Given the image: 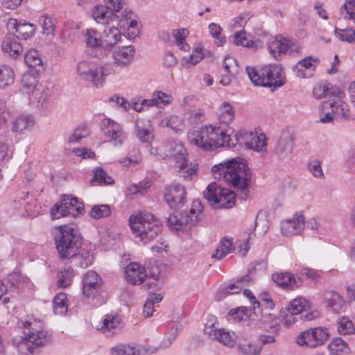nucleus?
Segmentation results:
<instances>
[{
	"mask_svg": "<svg viewBox=\"0 0 355 355\" xmlns=\"http://www.w3.org/2000/svg\"><path fill=\"white\" fill-rule=\"evenodd\" d=\"M219 120L223 123H228L234 118V111L231 105L227 103H223L218 110Z\"/></svg>",
	"mask_w": 355,
	"mask_h": 355,
	"instance_id": "obj_47",
	"label": "nucleus"
},
{
	"mask_svg": "<svg viewBox=\"0 0 355 355\" xmlns=\"http://www.w3.org/2000/svg\"><path fill=\"white\" fill-rule=\"evenodd\" d=\"M127 281L133 285H140L147 277L145 268L136 262L130 263L125 270Z\"/></svg>",
	"mask_w": 355,
	"mask_h": 355,
	"instance_id": "obj_26",
	"label": "nucleus"
},
{
	"mask_svg": "<svg viewBox=\"0 0 355 355\" xmlns=\"http://www.w3.org/2000/svg\"><path fill=\"white\" fill-rule=\"evenodd\" d=\"M147 125H141V121L137 120L135 123V130L137 138L143 143H148L150 141V121L147 120Z\"/></svg>",
	"mask_w": 355,
	"mask_h": 355,
	"instance_id": "obj_46",
	"label": "nucleus"
},
{
	"mask_svg": "<svg viewBox=\"0 0 355 355\" xmlns=\"http://www.w3.org/2000/svg\"><path fill=\"white\" fill-rule=\"evenodd\" d=\"M338 331L342 334H350L355 332V328L349 318L343 316L338 322Z\"/></svg>",
	"mask_w": 355,
	"mask_h": 355,
	"instance_id": "obj_54",
	"label": "nucleus"
},
{
	"mask_svg": "<svg viewBox=\"0 0 355 355\" xmlns=\"http://www.w3.org/2000/svg\"><path fill=\"white\" fill-rule=\"evenodd\" d=\"M110 214V207L107 205H94L90 211L91 217L95 219L107 217Z\"/></svg>",
	"mask_w": 355,
	"mask_h": 355,
	"instance_id": "obj_57",
	"label": "nucleus"
},
{
	"mask_svg": "<svg viewBox=\"0 0 355 355\" xmlns=\"http://www.w3.org/2000/svg\"><path fill=\"white\" fill-rule=\"evenodd\" d=\"M25 337L17 336L12 344L21 354L33 353L34 347H42L51 341V337L43 329L40 320L31 318L24 324Z\"/></svg>",
	"mask_w": 355,
	"mask_h": 355,
	"instance_id": "obj_2",
	"label": "nucleus"
},
{
	"mask_svg": "<svg viewBox=\"0 0 355 355\" xmlns=\"http://www.w3.org/2000/svg\"><path fill=\"white\" fill-rule=\"evenodd\" d=\"M20 282V277L17 273H13L8 277V283L10 286L8 287L6 286L2 280L0 279V299L6 293L9 288L12 287H18Z\"/></svg>",
	"mask_w": 355,
	"mask_h": 355,
	"instance_id": "obj_59",
	"label": "nucleus"
},
{
	"mask_svg": "<svg viewBox=\"0 0 355 355\" xmlns=\"http://www.w3.org/2000/svg\"><path fill=\"white\" fill-rule=\"evenodd\" d=\"M121 38V33L118 28L112 26L107 30H104L102 35V44H116Z\"/></svg>",
	"mask_w": 355,
	"mask_h": 355,
	"instance_id": "obj_43",
	"label": "nucleus"
},
{
	"mask_svg": "<svg viewBox=\"0 0 355 355\" xmlns=\"http://www.w3.org/2000/svg\"><path fill=\"white\" fill-rule=\"evenodd\" d=\"M83 210L82 204L78 203L76 198L71 196H64L59 205L56 204L51 210L53 219L60 218L61 216H70L76 217Z\"/></svg>",
	"mask_w": 355,
	"mask_h": 355,
	"instance_id": "obj_12",
	"label": "nucleus"
},
{
	"mask_svg": "<svg viewBox=\"0 0 355 355\" xmlns=\"http://www.w3.org/2000/svg\"><path fill=\"white\" fill-rule=\"evenodd\" d=\"M35 101H33L37 110L43 115L51 113L53 109V102L51 98V91L47 88L38 86L35 94Z\"/></svg>",
	"mask_w": 355,
	"mask_h": 355,
	"instance_id": "obj_16",
	"label": "nucleus"
},
{
	"mask_svg": "<svg viewBox=\"0 0 355 355\" xmlns=\"http://www.w3.org/2000/svg\"><path fill=\"white\" fill-rule=\"evenodd\" d=\"M113 60L121 67L128 66L133 60L135 49L133 46H112Z\"/></svg>",
	"mask_w": 355,
	"mask_h": 355,
	"instance_id": "obj_22",
	"label": "nucleus"
},
{
	"mask_svg": "<svg viewBox=\"0 0 355 355\" xmlns=\"http://www.w3.org/2000/svg\"><path fill=\"white\" fill-rule=\"evenodd\" d=\"M252 310L246 306H241L232 309L229 311V315L234 320H247L251 316Z\"/></svg>",
	"mask_w": 355,
	"mask_h": 355,
	"instance_id": "obj_52",
	"label": "nucleus"
},
{
	"mask_svg": "<svg viewBox=\"0 0 355 355\" xmlns=\"http://www.w3.org/2000/svg\"><path fill=\"white\" fill-rule=\"evenodd\" d=\"M153 98L155 101V107H162L169 105L173 101V96L162 91H155L153 94Z\"/></svg>",
	"mask_w": 355,
	"mask_h": 355,
	"instance_id": "obj_51",
	"label": "nucleus"
},
{
	"mask_svg": "<svg viewBox=\"0 0 355 355\" xmlns=\"http://www.w3.org/2000/svg\"><path fill=\"white\" fill-rule=\"evenodd\" d=\"M243 294L249 299L250 303L252 306L253 314L259 318V315L263 313V305L257 300L256 297L250 290L245 289Z\"/></svg>",
	"mask_w": 355,
	"mask_h": 355,
	"instance_id": "obj_61",
	"label": "nucleus"
},
{
	"mask_svg": "<svg viewBox=\"0 0 355 355\" xmlns=\"http://www.w3.org/2000/svg\"><path fill=\"white\" fill-rule=\"evenodd\" d=\"M67 295L64 293H58L53 299V311L55 314L64 315L67 311L66 303Z\"/></svg>",
	"mask_w": 355,
	"mask_h": 355,
	"instance_id": "obj_45",
	"label": "nucleus"
},
{
	"mask_svg": "<svg viewBox=\"0 0 355 355\" xmlns=\"http://www.w3.org/2000/svg\"><path fill=\"white\" fill-rule=\"evenodd\" d=\"M112 355H149L155 352L148 346L118 345L112 349Z\"/></svg>",
	"mask_w": 355,
	"mask_h": 355,
	"instance_id": "obj_28",
	"label": "nucleus"
},
{
	"mask_svg": "<svg viewBox=\"0 0 355 355\" xmlns=\"http://www.w3.org/2000/svg\"><path fill=\"white\" fill-rule=\"evenodd\" d=\"M203 206L199 200L192 202L190 211H175L167 218L168 226L175 230H183L187 227L195 225L199 220L198 215L202 212Z\"/></svg>",
	"mask_w": 355,
	"mask_h": 355,
	"instance_id": "obj_8",
	"label": "nucleus"
},
{
	"mask_svg": "<svg viewBox=\"0 0 355 355\" xmlns=\"http://www.w3.org/2000/svg\"><path fill=\"white\" fill-rule=\"evenodd\" d=\"M331 353L349 354L351 352L347 343L340 338H336L331 340L329 345Z\"/></svg>",
	"mask_w": 355,
	"mask_h": 355,
	"instance_id": "obj_44",
	"label": "nucleus"
},
{
	"mask_svg": "<svg viewBox=\"0 0 355 355\" xmlns=\"http://www.w3.org/2000/svg\"><path fill=\"white\" fill-rule=\"evenodd\" d=\"M83 35L87 44H102V34L96 29H87Z\"/></svg>",
	"mask_w": 355,
	"mask_h": 355,
	"instance_id": "obj_55",
	"label": "nucleus"
},
{
	"mask_svg": "<svg viewBox=\"0 0 355 355\" xmlns=\"http://www.w3.org/2000/svg\"><path fill=\"white\" fill-rule=\"evenodd\" d=\"M119 24L121 27L128 26L125 37L130 41H134L139 35L140 28L137 20V17L130 10L125 9L121 12V17Z\"/></svg>",
	"mask_w": 355,
	"mask_h": 355,
	"instance_id": "obj_18",
	"label": "nucleus"
},
{
	"mask_svg": "<svg viewBox=\"0 0 355 355\" xmlns=\"http://www.w3.org/2000/svg\"><path fill=\"white\" fill-rule=\"evenodd\" d=\"M336 35L341 42L353 43L355 42V31L352 28L347 29H336Z\"/></svg>",
	"mask_w": 355,
	"mask_h": 355,
	"instance_id": "obj_63",
	"label": "nucleus"
},
{
	"mask_svg": "<svg viewBox=\"0 0 355 355\" xmlns=\"http://www.w3.org/2000/svg\"><path fill=\"white\" fill-rule=\"evenodd\" d=\"M270 55L276 60H282L285 55L295 56L300 53L298 46H268Z\"/></svg>",
	"mask_w": 355,
	"mask_h": 355,
	"instance_id": "obj_30",
	"label": "nucleus"
},
{
	"mask_svg": "<svg viewBox=\"0 0 355 355\" xmlns=\"http://www.w3.org/2000/svg\"><path fill=\"white\" fill-rule=\"evenodd\" d=\"M186 194V189L183 186L173 183L166 187L164 199L172 209H175L185 203Z\"/></svg>",
	"mask_w": 355,
	"mask_h": 355,
	"instance_id": "obj_13",
	"label": "nucleus"
},
{
	"mask_svg": "<svg viewBox=\"0 0 355 355\" xmlns=\"http://www.w3.org/2000/svg\"><path fill=\"white\" fill-rule=\"evenodd\" d=\"M94 182L104 184H112L114 183V180L101 167H96L94 170V176L90 182L92 184Z\"/></svg>",
	"mask_w": 355,
	"mask_h": 355,
	"instance_id": "obj_49",
	"label": "nucleus"
},
{
	"mask_svg": "<svg viewBox=\"0 0 355 355\" xmlns=\"http://www.w3.org/2000/svg\"><path fill=\"white\" fill-rule=\"evenodd\" d=\"M252 281V277L250 274L240 277L236 283L228 285L225 290V295H232L239 293L243 286L250 284Z\"/></svg>",
	"mask_w": 355,
	"mask_h": 355,
	"instance_id": "obj_38",
	"label": "nucleus"
},
{
	"mask_svg": "<svg viewBox=\"0 0 355 355\" xmlns=\"http://www.w3.org/2000/svg\"><path fill=\"white\" fill-rule=\"evenodd\" d=\"M233 249L232 240L224 238L221 240L220 245L216 249L215 253L212 255V257L218 260L222 259L227 254L231 252Z\"/></svg>",
	"mask_w": 355,
	"mask_h": 355,
	"instance_id": "obj_42",
	"label": "nucleus"
},
{
	"mask_svg": "<svg viewBox=\"0 0 355 355\" xmlns=\"http://www.w3.org/2000/svg\"><path fill=\"white\" fill-rule=\"evenodd\" d=\"M53 234L55 247L61 259H69L78 254L82 243L78 230L62 225L55 227Z\"/></svg>",
	"mask_w": 355,
	"mask_h": 355,
	"instance_id": "obj_4",
	"label": "nucleus"
},
{
	"mask_svg": "<svg viewBox=\"0 0 355 355\" xmlns=\"http://www.w3.org/2000/svg\"><path fill=\"white\" fill-rule=\"evenodd\" d=\"M223 68L228 74L232 76L236 75L239 71V66L236 60L230 55H226L225 57Z\"/></svg>",
	"mask_w": 355,
	"mask_h": 355,
	"instance_id": "obj_56",
	"label": "nucleus"
},
{
	"mask_svg": "<svg viewBox=\"0 0 355 355\" xmlns=\"http://www.w3.org/2000/svg\"><path fill=\"white\" fill-rule=\"evenodd\" d=\"M272 279L277 285L288 290L296 289L302 284L300 277L288 272L272 274Z\"/></svg>",
	"mask_w": 355,
	"mask_h": 355,
	"instance_id": "obj_21",
	"label": "nucleus"
},
{
	"mask_svg": "<svg viewBox=\"0 0 355 355\" xmlns=\"http://www.w3.org/2000/svg\"><path fill=\"white\" fill-rule=\"evenodd\" d=\"M216 179H223L234 189L222 187L214 182L210 183L203 193L204 198L216 208H231L235 205V198L247 199L250 195L248 185L251 173L246 161L236 157L214 165L211 168Z\"/></svg>",
	"mask_w": 355,
	"mask_h": 355,
	"instance_id": "obj_1",
	"label": "nucleus"
},
{
	"mask_svg": "<svg viewBox=\"0 0 355 355\" xmlns=\"http://www.w3.org/2000/svg\"><path fill=\"white\" fill-rule=\"evenodd\" d=\"M262 302L264 303L265 310L263 309V313L259 315L258 319L261 320L263 324V329L268 331L269 329L272 331L277 333L279 329V324L278 319L272 314L268 313V310L271 309L273 306L272 300L268 297L267 293L261 295Z\"/></svg>",
	"mask_w": 355,
	"mask_h": 355,
	"instance_id": "obj_14",
	"label": "nucleus"
},
{
	"mask_svg": "<svg viewBox=\"0 0 355 355\" xmlns=\"http://www.w3.org/2000/svg\"><path fill=\"white\" fill-rule=\"evenodd\" d=\"M89 135V130L85 126H79L73 130V132L68 138L69 143H79L82 139L86 138Z\"/></svg>",
	"mask_w": 355,
	"mask_h": 355,
	"instance_id": "obj_58",
	"label": "nucleus"
},
{
	"mask_svg": "<svg viewBox=\"0 0 355 355\" xmlns=\"http://www.w3.org/2000/svg\"><path fill=\"white\" fill-rule=\"evenodd\" d=\"M94 20L101 24L119 22L121 12L119 15L114 10L108 8L107 5L97 4L91 10Z\"/></svg>",
	"mask_w": 355,
	"mask_h": 355,
	"instance_id": "obj_15",
	"label": "nucleus"
},
{
	"mask_svg": "<svg viewBox=\"0 0 355 355\" xmlns=\"http://www.w3.org/2000/svg\"><path fill=\"white\" fill-rule=\"evenodd\" d=\"M8 26L15 29L17 33V38L23 40L31 39L35 35L37 31L36 25L24 20L18 21L17 19L12 18L9 19Z\"/></svg>",
	"mask_w": 355,
	"mask_h": 355,
	"instance_id": "obj_19",
	"label": "nucleus"
},
{
	"mask_svg": "<svg viewBox=\"0 0 355 355\" xmlns=\"http://www.w3.org/2000/svg\"><path fill=\"white\" fill-rule=\"evenodd\" d=\"M322 110L324 115L320 118V121L322 123L331 122L334 118L348 119L349 116L348 105L341 98H333L323 102Z\"/></svg>",
	"mask_w": 355,
	"mask_h": 355,
	"instance_id": "obj_11",
	"label": "nucleus"
},
{
	"mask_svg": "<svg viewBox=\"0 0 355 355\" xmlns=\"http://www.w3.org/2000/svg\"><path fill=\"white\" fill-rule=\"evenodd\" d=\"M247 139L248 137L250 138V141L246 143V146L248 148L257 151L258 153H262L266 151V138L264 135H253L245 134Z\"/></svg>",
	"mask_w": 355,
	"mask_h": 355,
	"instance_id": "obj_32",
	"label": "nucleus"
},
{
	"mask_svg": "<svg viewBox=\"0 0 355 355\" xmlns=\"http://www.w3.org/2000/svg\"><path fill=\"white\" fill-rule=\"evenodd\" d=\"M313 94L318 99L322 98H328V100L333 98L343 99L345 97L343 91L328 83L319 84L315 86L313 89Z\"/></svg>",
	"mask_w": 355,
	"mask_h": 355,
	"instance_id": "obj_24",
	"label": "nucleus"
},
{
	"mask_svg": "<svg viewBox=\"0 0 355 355\" xmlns=\"http://www.w3.org/2000/svg\"><path fill=\"white\" fill-rule=\"evenodd\" d=\"M34 124L35 119L33 115H21L13 122L12 130L21 132L26 130H31Z\"/></svg>",
	"mask_w": 355,
	"mask_h": 355,
	"instance_id": "obj_34",
	"label": "nucleus"
},
{
	"mask_svg": "<svg viewBox=\"0 0 355 355\" xmlns=\"http://www.w3.org/2000/svg\"><path fill=\"white\" fill-rule=\"evenodd\" d=\"M37 79L35 76L30 73H24L21 80L22 87L26 89L28 93L33 92L35 94L37 91Z\"/></svg>",
	"mask_w": 355,
	"mask_h": 355,
	"instance_id": "obj_48",
	"label": "nucleus"
},
{
	"mask_svg": "<svg viewBox=\"0 0 355 355\" xmlns=\"http://www.w3.org/2000/svg\"><path fill=\"white\" fill-rule=\"evenodd\" d=\"M129 224L135 237L144 244L153 240L162 231V225L159 220L146 211L130 216Z\"/></svg>",
	"mask_w": 355,
	"mask_h": 355,
	"instance_id": "obj_3",
	"label": "nucleus"
},
{
	"mask_svg": "<svg viewBox=\"0 0 355 355\" xmlns=\"http://www.w3.org/2000/svg\"><path fill=\"white\" fill-rule=\"evenodd\" d=\"M165 125L171 128L176 132L183 131V124L182 119L175 115L170 116L165 120Z\"/></svg>",
	"mask_w": 355,
	"mask_h": 355,
	"instance_id": "obj_64",
	"label": "nucleus"
},
{
	"mask_svg": "<svg viewBox=\"0 0 355 355\" xmlns=\"http://www.w3.org/2000/svg\"><path fill=\"white\" fill-rule=\"evenodd\" d=\"M206 53L201 46H197L193 50L192 54L187 57H184V60L188 64L194 65L199 62L203 58L206 56Z\"/></svg>",
	"mask_w": 355,
	"mask_h": 355,
	"instance_id": "obj_60",
	"label": "nucleus"
},
{
	"mask_svg": "<svg viewBox=\"0 0 355 355\" xmlns=\"http://www.w3.org/2000/svg\"><path fill=\"white\" fill-rule=\"evenodd\" d=\"M76 70L80 78L91 81L94 85L98 87V68L94 64L87 61H81L78 62Z\"/></svg>",
	"mask_w": 355,
	"mask_h": 355,
	"instance_id": "obj_27",
	"label": "nucleus"
},
{
	"mask_svg": "<svg viewBox=\"0 0 355 355\" xmlns=\"http://www.w3.org/2000/svg\"><path fill=\"white\" fill-rule=\"evenodd\" d=\"M102 280L99 275L93 270L87 271L83 278V293L87 298L92 299L95 306H101L105 302L101 294Z\"/></svg>",
	"mask_w": 355,
	"mask_h": 355,
	"instance_id": "obj_9",
	"label": "nucleus"
},
{
	"mask_svg": "<svg viewBox=\"0 0 355 355\" xmlns=\"http://www.w3.org/2000/svg\"><path fill=\"white\" fill-rule=\"evenodd\" d=\"M294 138L288 131L282 133L275 148V155L281 159H288L293 152Z\"/></svg>",
	"mask_w": 355,
	"mask_h": 355,
	"instance_id": "obj_20",
	"label": "nucleus"
},
{
	"mask_svg": "<svg viewBox=\"0 0 355 355\" xmlns=\"http://www.w3.org/2000/svg\"><path fill=\"white\" fill-rule=\"evenodd\" d=\"M38 23L42 28L43 35L49 39L54 37L55 35V20L53 17L46 14L42 15L38 18Z\"/></svg>",
	"mask_w": 355,
	"mask_h": 355,
	"instance_id": "obj_31",
	"label": "nucleus"
},
{
	"mask_svg": "<svg viewBox=\"0 0 355 355\" xmlns=\"http://www.w3.org/2000/svg\"><path fill=\"white\" fill-rule=\"evenodd\" d=\"M15 73L12 68L6 64L0 66V89L6 88L14 83Z\"/></svg>",
	"mask_w": 355,
	"mask_h": 355,
	"instance_id": "obj_37",
	"label": "nucleus"
},
{
	"mask_svg": "<svg viewBox=\"0 0 355 355\" xmlns=\"http://www.w3.org/2000/svg\"><path fill=\"white\" fill-rule=\"evenodd\" d=\"M246 72L255 85L275 89L283 86L286 83L283 68L279 64L264 66L259 70L247 67Z\"/></svg>",
	"mask_w": 355,
	"mask_h": 355,
	"instance_id": "obj_5",
	"label": "nucleus"
},
{
	"mask_svg": "<svg viewBox=\"0 0 355 355\" xmlns=\"http://www.w3.org/2000/svg\"><path fill=\"white\" fill-rule=\"evenodd\" d=\"M223 140L224 144L222 146H227L229 148L235 146L239 143V135L238 134H234L233 130H223Z\"/></svg>",
	"mask_w": 355,
	"mask_h": 355,
	"instance_id": "obj_62",
	"label": "nucleus"
},
{
	"mask_svg": "<svg viewBox=\"0 0 355 355\" xmlns=\"http://www.w3.org/2000/svg\"><path fill=\"white\" fill-rule=\"evenodd\" d=\"M214 340H217L228 347H232L236 343V336L234 332H230L226 329L221 328L218 331Z\"/></svg>",
	"mask_w": 355,
	"mask_h": 355,
	"instance_id": "obj_39",
	"label": "nucleus"
},
{
	"mask_svg": "<svg viewBox=\"0 0 355 355\" xmlns=\"http://www.w3.org/2000/svg\"><path fill=\"white\" fill-rule=\"evenodd\" d=\"M74 275L73 270L70 266H65L58 275V285L66 288L71 285Z\"/></svg>",
	"mask_w": 355,
	"mask_h": 355,
	"instance_id": "obj_40",
	"label": "nucleus"
},
{
	"mask_svg": "<svg viewBox=\"0 0 355 355\" xmlns=\"http://www.w3.org/2000/svg\"><path fill=\"white\" fill-rule=\"evenodd\" d=\"M112 46H86L85 53L94 58H102L107 56Z\"/></svg>",
	"mask_w": 355,
	"mask_h": 355,
	"instance_id": "obj_50",
	"label": "nucleus"
},
{
	"mask_svg": "<svg viewBox=\"0 0 355 355\" xmlns=\"http://www.w3.org/2000/svg\"><path fill=\"white\" fill-rule=\"evenodd\" d=\"M164 153L166 157H170L175 162V168L180 177L186 180H191L196 174L198 164H188L187 150L182 143L173 141L167 143L164 146Z\"/></svg>",
	"mask_w": 355,
	"mask_h": 355,
	"instance_id": "obj_6",
	"label": "nucleus"
},
{
	"mask_svg": "<svg viewBox=\"0 0 355 355\" xmlns=\"http://www.w3.org/2000/svg\"><path fill=\"white\" fill-rule=\"evenodd\" d=\"M309 303L305 298L297 297L291 302L286 308V311L290 315H298L309 309Z\"/></svg>",
	"mask_w": 355,
	"mask_h": 355,
	"instance_id": "obj_36",
	"label": "nucleus"
},
{
	"mask_svg": "<svg viewBox=\"0 0 355 355\" xmlns=\"http://www.w3.org/2000/svg\"><path fill=\"white\" fill-rule=\"evenodd\" d=\"M304 225V216L302 214H295L291 219L282 223V232L287 236L298 234L303 230Z\"/></svg>",
	"mask_w": 355,
	"mask_h": 355,
	"instance_id": "obj_25",
	"label": "nucleus"
},
{
	"mask_svg": "<svg viewBox=\"0 0 355 355\" xmlns=\"http://www.w3.org/2000/svg\"><path fill=\"white\" fill-rule=\"evenodd\" d=\"M320 62L318 57L306 56L293 67L294 74L300 78H310L313 76L317 64Z\"/></svg>",
	"mask_w": 355,
	"mask_h": 355,
	"instance_id": "obj_17",
	"label": "nucleus"
},
{
	"mask_svg": "<svg viewBox=\"0 0 355 355\" xmlns=\"http://www.w3.org/2000/svg\"><path fill=\"white\" fill-rule=\"evenodd\" d=\"M340 12L345 19L355 22V0H348L340 8Z\"/></svg>",
	"mask_w": 355,
	"mask_h": 355,
	"instance_id": "obj_53",
	"label": "nucleus"
},
{
	"mask_svg": "<svg viewBox=\"0 0 355 355\" xmlns=\"http://www.w3.org/2000/svg\"><path fill=\"white\" fill-rule=\"evenodd\" d=\"M24 61L29 68L35 69L37 72L44 69L42 58L35 49H31L25 53Z\"/></svg>",
	"mask_w": 355,
	"mask_h": 355,
	"instance_id": "obj_33",
	"label": "nucleus"
},
{
	"mask_svg": "<svg viewBox=\"0 0 355 355\" xmlns=\"http://www.w3.org/2000/svg\"><path fill=\"white\" fill-rule=\"evenodd\" d=\"M120 324V318L116 315L107 314L105 315L102 326L99 328L103 333L110 332L117 328Z\"/></svg>",
	"mask_w": 355,
	"mask_h": 355,
	"instance_id": "obj_41",
	"label": "nucleus"
},
{
	"mask_svg": "<svg viewBox=\"0 0 355 355\" xmlns=\"http://www.w3.org/2000/svg\"><path fill=\"white\" fill-rule=\"evenodd\" d=\"M223 130L211 125H205L197 130H190L187 134L189 141L205 150L222 147Z\"/></svg>",
	"mask_w": 355,
	"mask_h": 355,
	"instance_id": "obj_7",
	"label": "nucleus"
},
{
	"mask_svg": "<svg viewBox=\"0 0 355 355\" xmlns=\"http://www.w3.org/2000/svg\"><path fill=\"white\" fill-rule=\"evenodd\" d=\"M121 69L114 60L112 62L105 63L99 69H98V86L102 85L104 77L118 73Z\"/></svg>",
	"mask_w": 355,
	"mask_h": 355,
	"instance_id": "obj_35",
	"label": "nucleus"
},
{
	"mask_svg": "<svg viewBox=\"0 0 355 355\" xmlns=\"http://www.w3.org/2000/svg\"><path fill=\"white\" fill-rule=\"evenodd\" d=\"M331 336L329 329L324 327L311 328L301 332L296 338L300 346L316 348L324 345Z\"/></svg>",
	"mask_w": 355,
	"mask_h": 355,
	"instance_id": "obj_10",
	"label": "nucleus"
},
{
	"mask_svg": "<svg viewBox=\"0 0 355 355\" xmlns=\"http://www.w3.org/2000/svg\"><path fill=\"white\" fill-rule=\"evenodd\" d=\"M105 131V135L114 141L115 146H120L125 139V134L121 126L110 119H104L101 124Z\"/></svg>",
	"mask_w": 355,
	"mask_h": 355,
	"instance_id": "obj_23",
	"label": "nucleus"
},
{
	"mask_svg": "<svg viewBox=\"0 0 355 355\" xmlns=\"http://www.w3.org/2000/svg\"><path fill=\"white\" fill-rule=\"evenodd\" d=\"M323 297L326 306L334 313H340L343 310L345 302L338 293L333 291H327L324 293Z\"/></svg>",
	"mask_w": 355,
	"mask_h": 355,
	"instance_id": "obj_29",
	"label": "nucleus"
}]
</instances>
